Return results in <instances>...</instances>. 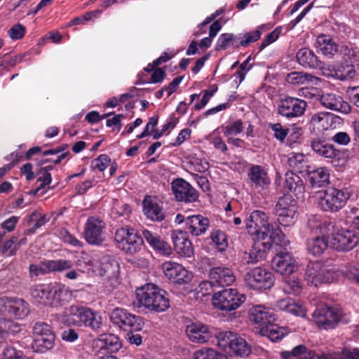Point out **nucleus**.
Here are the masks:
<instances>
[{
  "label": "nucleus",
  "instance_id": "4c0bfd02",
  "mask_svg": "<svg viewBox=\"0 0 359 359\" xmlns=\"http://www.w3.org/2000/svg\"><path fill=\"white\" fill-rule=\"evenodd\" d=\"M106 237L104 222L100 218L91 217V245H102Z\"/></svg>",
  "mask_w": 359,
  "mask_h": 359
},
{
  "label": "nucleus",
  "instance_id": "ea45409f",
  "mask_svg": "<svg viewBox=\"0 0 359 359\" xmlns=\"http://www.w3.org/2000/svg\"><path fill=\"white\" fill-rule=\"evenodd\" d=\"M52 307L63 306L72 300V293L69 287L62 284L55 283Z\"/></svg>",
  "mask_w": 359,
  "mask_h": 359
},
{
  "label": "nucleus",
  "instance_id": "774afa93",
  "mask_svg": "<svg viewBox=\"0 0 359 359\" xmlns=\"http://www.w3.org/2000/svg\"><path fill=\"white\" fill-rule=\"evenodd\" d=\"M333 359H359V348L344 349L341 353H335Z\"/></svg>",
  "mask_w": 359,
  "mask_h": 359
},
{
  "label": "nucleus",
  "instance_id": "0eeeda50",
  "mask_svg": "<svg viewBox=\"0 0 359 359\" xmlns=\"http://www.w3.org/2000/svg\"><path fill=\"white\" fill-rule=\"evenodd\" d=\"M245 299V296L236 289L227 288L214 294L212 304L219 310L231 311L239 308Z\"/></svg>",
  "mask_w": 359,
  "mask_h": 359
},
{
  "label": "nucleus",
  "instance_id": "bf43d9fd",
  "mask_svg": "<svg viewBox=\"0 0 359 359\" xmlns=\"http://www.w3.org/2000/svg\"><path fill=\"white\" fill-rule=\"evenodd\" d=\"M107 325L104 324L102 316L98 313L91 311V329L97 332H104Z\"/></svg>",
  "mask_w": 359,
  "mask_h": 359
},
{
  "label": "nucleus",
  "instance_id": "c9c22d12",
  "mask_svg": "<svg viewBox=\"0 0 359 359\" xmlns=\"http://www.w3.org/2000/svg\"><path fill=\"white\" fill-rule=\"evenodd\" d=\"M317 50L327 58H332L338 51V46L329 35L320 34L316 39Z\"/></svg>",
  "mask_w": 359,
  "mask_h": 359
},
{
  "label": "nucleus",
  "instance_id": "6e6d98bb",
  "mask_svg": "<svg viewBox=\"0 0 359 359\" xmlns=\"http://www.w3.org/2000/svg\"><path fill=\"white\" fill-rule=\"evenodd\" d=\"M18 242V237L12 236L10 239L6 241L1 248V253L8 257H12L16 254L18 247L15 243Z\"/></svg>",
  "mask_w": 359,
  "mask_h": 359
},
{
  "label": "nucleus",
  "instance_id": "393cba45",
  "mask_svg": "<svg viewBox=\"0 0 359 359\" xmlns=\"http://www.w3.org/2000/svg\"><path fill=\"white\" fill-rule=\"evenodd\" d=\"M249 318L259 326L265 327L276 320V316L273 310L264 305L252 306L248 311Z\"/></svg>",
  "mask_w": 359,
  "mask_h": 359
},
{
  "label": "nucleus",
  "instance_id": "dca6fc26",
  "mask_svg": "<svg viewBox=\"0 0 359 359\" xmlns=\"http://www.w3.org/2000/svg\"><path fill=\"white\" fill-rule=\"evenodd\" d=\"M73 263L67 259L45 260L39 265L30 264L29 271L31 277L44 275L50 272H62L72 267Z\"/></svg>",
  "mask_w": 359,
  "mask_h": 359
},
{
  "label": "nucleus",
  "instance_id": "ddd939ff",
  "mask_svg": "<svg viewBox=\"0 0 359 359\" xmlns=\"http://www.w3.org/2000/svg\"><path fill=\"white\" fill-rule=\"evenodd\" d=\"M330 234V245L337 251H349L356 246L359 241L355 233L348 229H334Z\"/></svg>",
  "mask_w": 359,
  "mask_h": 359
},
{
  "label": "nucleus",
  "instance_id": "58836bf2",
  "mask_svg": "<svg viewBox=\"0 0 359 359\" xmlns=\"http://www.w3.org/2000/svg\"><path fill=\"white\" fill-rule=\"evenodd\" d=\"M262 335L266 336L271 341L276 342L281 340L288 333L289 330L285 327H280L273 323H269L260 330Z\"/></svg>",
  "mask_w": 359,
  "mask_h": 359
},
{
  "label": "nucleus",
  "instance_id": "2eb2a0df",
  "mask_svg": "<svg viewBox=\"0 0 359 359\" xmlns=\"http://www.w3.org/2000/svg\"><path fill=\"white\" fill-rule=\"evenodd\" d=\"M0 311L5 315L22 319L29 313V304L20 298L1 297Z\"/></svg>",
  "mask_w": 359,
  "mask_h": 359
},
{
  "label": "nucleus",
  "instance_id": "cd10ccee",
  "mask_svg": "<svg viewBox=\"0 0 359 359\" xmlns=\"http://www.w3.org/2000/svg\"><path fill=\"white\" fill-rule=\"evenodd\" d=\"M321 104L331 110L348 114L351 111L350 104L340 96L334 93H325L319 97Z\"/></svg>",
  "mask_w": 359,
  "mask_h": 359
},
{
  "label": "nucleus",
  "instance_id": "a18cd8bd",
  "mask_svg": "<svg viewBox=\"0 0 359 359\" xmlns=\"http://www.w3.org/2000/svg\"><path fill=\"white\" fill-rule=\"evenodd\" d=\"M240 46V38L231 33L222 34L217 41V50H226L229 47L238 48Z\"/></svg>",
  "mask_w": 359,
  "mask_h": 359
},
{
  "label": "nucleus",
  "instance_id": "72a5a7b5",
  "mask_svg": "<svg viewBox=\"0 0 359 359\" xmlns=\"http://www.w3.org/2000/svg\"><path fill=\"white\" fill-rule=\"evenodd\" d=\"M68 147V144H63L55 148L44 151L43 152L44 158L38 162V165H41L47 163H60L69 154V151L67 150Z\"/></svg>",
  "mask_w": 359,
  "mask_h": 359
},
{
  "label": "nucleus",
  "instance_id": "39448f33",
  "mask_svg": "<svg viewBox=\"0 0 359 359\" xmlns=\"http://www.w3.org/2000/svg\"><path fill=\"white\" fill-rule=\"evenodd\" d=\"M217 346L229 354L238 356H247L251 351L250 345L245 339L237 333L226 331L217 335Z\"/></svg>",
  "mask_w": 359,
  "mask_h": 359
},
{
  "label": "nucleus",
  "instance_id": "338daca9",
  "mask_svg": "<svg viewBox=\"0 0 359 359\" xmlns=\"http://www.w3.org/2000/svg\"><path fill=\"white\" fill-rule=\"evenodd\" d=\"M20 56H11L5 54L3 57H0V67L6 68L8 67H14L21 61Z\"/></svg>",
  "mask_w": 359,
  "mask_h": 359
},
{
  "label": "nucleus",
  "instance_id": "9b49d317",
  "mask_svg": "<svg viewBox=\"0 0 359 359\" xmlns=\"http://www.w3.org/2000/svg\"><path fill=\"white\" fill-rule=\"evenodd\" d=\"M111 322L124 331L140 330L143 322L142 318L130 313L123 308H116L109 316Z\"/></svg>",
  "mask_w": 359,
  "mask_h": 359
},
{
  "label": "nucleus",
  "instance_id": "4d7b16f0",
  "mask_svg": "<svg viewBox=\"0 0 359 359\" xmlns=\"http://www.w3.org/2000/svg\"><path fill=\"white\" fill-rule=\"evenodd\" d=\"M2 355L4 359H29L22 351L17 350L11 346L5 347Z\"/></svg>",
  "mask_w": 359,
  "mask_h": 359
},
{
  "label": "nucleus",
  "instance_id": "aec40b11",
  "mask_svg": "<svg viewBox=\"0 0 359 359\" xmlns=\"http://www.w3.org/2000/svg\"><path fill=\"white\" fill-rule=\"evenodd\" d=\"M172 191L178 201L191 203L198 198L197 191L183 179H176L171 184Z\"/></svg>",
  "mask_w": 359,
  "mask_h": 359
},
{
  "label": "nucleus",
  "instance_id": "8fccbe9b",
  "mask_svg": "<svg viewBox=\"0 0 359 359\" xmlns=\"http://www.w3.org/2000/svg\"><path fill=\"white\" fill-rule=\"evenodd\" d=\"M283 289L285 293L298 294L302 291V285L298 278L290 277L285 278Z\"/></svg>",
  "mask_w": 359,
  "mask_h": 359
},
{
  "label": "nucleus",
  "instance_id": "f704fd0d",
  "mask_svg": "<svg viewBox=\"0 0 359 359\" xmlns=\"http://www.w3.org/2000/svg\"><path fill=\"white\" fill-rule=\"evenodd\" d=\"M273 245H276L271 241L257 243L250 250L249 253L245 254L244 259L248 263H257L264 259L266 257V252Z\"/></svg>",
  "mask_w": 359,
  "mask_h": 359
},
{
  "label": "nucleus",
  "instance_id": "4be33fe9",
  "mask_svg": "<svg viewBox=\"0 0 359 359\" xmlns=\"http://www.w3.org/2000/svg\"><path fill=\"white\" fill-rule=\"evenodd\" d=\"M92 347L97 352L107 351L102 353L103 355H109L108 353H114L118 351L121 344L118 337L114 334L109 333H103L93 341Z\"/></svg>",
  "mask_w": 359,
  "mask_h": 359
},
{
  "label": "nucleus",
  "instance_id": "49530a36",
  "mask_svg": "<svg viewBox=\"0 0 359 359\" xmlns=\"http://www.w3.org/2000/svg\"><path fill=\"white\" fill-rule=\"evenodd\" d=\"M315 76L308 73H304L303 72H292L287 74L286 80L289 83L299 85L313 82Z\"/></svg>",
  "mask_w": 359,
  "mask_h": 359
},
{
  "label": "nucleus",
  "instance_id": "20e7f679",
  "mask_svg": "<svg viewBox=\"0 0 359 359\" xmlns=\"http://www.w3.org/2000/svg\"><path fill=\"white\" fill-rule=\"evenodd\" d=\"M341 273V272L335 266L315 262L308 264L305 279L308 284L317 287L319 285L336 280Z\"/></svg>",
  "mask_w": 359,
  "mask_h": 359
},
{
  "label": "nucleus",
  "instance_id": "f257e3e1",
  "mask_svg": "<svg viewBox=\"0 0 359 359\" xmlns=\"http://www.w3.org/2000/svg\"><path fill=\"white\" fill-rule=\"evenodd\" d=\"M248 232L258 240H264L268 236L276 246L285 248L289 241L285 238L276 224H269L268 217L261 210H254L245 220Z\"/></svg>",
  "mask_w": 359,
  "mask_h": 359
},
{
  "label": "nucleus",
  "instance_id": "79ce46f5",
  "mask_svg": "<svg viewBox=\"0 0 359 359\" xmlns=\"http://www.w3.org/2000/svg\"><path fill=\"white\" fill-rule=\"evenodd\" d=\"M311 147L316 154L326 158H332L339 153L332 144L319 139H314Z\"/></svg>",
  "mask_w": 359,
  "mask_h": 359
},
{
  "label": "nucleus",
  "instance_id": "473e14b6",
  "mask_svg": "<svg viewBox=\"0 0 359 359\" xmlns=\"http://www.w3.org/2000/svg\"><path fill=\"white\" fill-rule=\"evenodd\" d=\"M251 187L264 189L271 182L265 169L258 165H252L248 172Z\"/></svg>",
  "mask_w": 359,
  "mask_h": 359
},
{
  "label": "nucleus",
  "instance_id": "09e8293b",
  "mask_svg": "<svg viewBox=\"0 0 359 359\" xmlns=\"http://www.w3.org/2000/svg\"><path fill=\"white\" fill-rule=\"evenodd\" d=\"M210 238L219 251H224L227 248V236L224 231L219 229L212 230L210 233Z\"/></svg>",
  "mask_w": 359,
  "mask_h": 359
},
{
  "label": "nucleus",
  "instance_id": "603ef678",
  "mask_svg": "<svg viewBox=\"0 0 359 359\" xmlns=\"http://www.w3.org/2000/svg\"><path fill=\"white\" fill-rule=\"evenodd\" d=\"M307 352V347L304 344L294 346L291 351L280 353L283 359H301L302 355Z\"/></svg>",
  "mask_w": 359,
  "mask_h": 359
},
{
  "label": "nucleus",
  "instance_id": "c03bdc74",
  "mask_svg": "<svg viewBox=\"0 0 359 359\" xmlns=\"http://www.w3.org/2000/svg\"><path fill=\"white\" fill-rule=\"evenodd\" d=\"M285 187L296 196L302 194L304 191L302 179L299 175L292 172H287L286 173Z\"/></svg>",
  "mask_w": 359,
  "mask_h": 359
},
{
  "label": "nucleus",
  "instance_id": "a211bd4d",
  "mask_svg": "<svg viewBox=\"0 0 359 359\" xmlns=\"http://www.w3.org/2000/svg\"><path fill=\"white\" fill-rule=\"evenodd\" d=\"M307 107L306 102L294 97H287L280 100L278 112L282 116L291 118L301 116Z\"/></svg>",
  "mask_w": 359,
  "mask_h": 359
},
{
  "label": "nucleus",
  "instance_id": "f3484780",
  "mask_svg": "<svg viewBox=\"0 0 359 359\" xmlns=\"http://www.w3.org/2000/svg\"><path fill=\"white\" fill-rule=\"evenodd\" d=\"M276 212L279 222L284 226H290L297 212V203L291 195L285 194L280 197L276 205Z\"/></svg>",
  "mask_w": 359,
  "mask_h": 359
},
{
  "label": "nucleus",
  "instance_id": "a878e982",
  "mask_svg": "<svg viewBox=\"0 0 359 359\" xmlns=\"http://www.w3.org/2000/svg\"><path fill=\"white\" fill-rule=\"evenodd\" d=\"M208 276L209 279L215 283V287L230 285L236 280V276L232 270L226 266L211 268Z\"/></svg>",
  "mask_w": 359,
  "mask_h": 359
},
{
  "label": "nucleus",
  "instance_id": "bb28decb",
  "mask_svg": "<svg viewBox=\"0 0 359 359\" xmlns=\"http://www.w3.org/2000/svg\"><path fill=\"white\" fill-rule=\"evenodd\" d=\"M271 264L276 272L283 275H289L296 269L295 260L288 252L277 253L272 259Z\"/></svg>",
  "mask_w": 359,
  "mask_h": 359
},
{
  "label": "nucleus",
  "instance_id": "6e6552de",
  "mask_svg": "<svg viewBox=\"0 0 359 359\" xmlns=\"http://www.w3.org/2000/svg\"><path fill=\"white\" fill-rule=\"evenodd\" d=\"M32 331L34 339L32 347L35 352L45 353L53 348L55 336L49 325L36 322Z\"/></svg>",
  "mask_w": 359,
  "mask_h": 359
},
{
  "label": "nucleus",
  "instance_id": "052dcab7",
  "mask_svg": "<svg viewBox=\"0 0 359 359\" xmlns=\"http://www.w3.org/2000/svg\"><path fill=\"white\" fill-rule=\"evenodd\" d=\"M110 161L111 160L107 155H100L92 162L93 170L95 171V169H97L100 172L104 171L110 165Z\"/></svg>",
  "mask_w": 359,
  "mask_h": 359
},
{
  "label": "nucleus",
  "instance_id": "864d4df0",
  "mask_svg": "<svg viewBox=\"0 0 359 359\" xmlns=\"http://www.w3.org/2000/svg\"><path fill=\"white\" fill-rule=\"evenodd\" d=\"M222 128L224 136L229 137L240 134L243 130L244 127L243 122L241 120H237Z\"/></svg>",
  "mask_w": 359,
  "mask_h": 359
},
{
  "label": "nucleus",
  "instance_id": "c756f323",
  "mask_svg": "<svg viewBox=\"0 0 359 359\" xmlns=\"http://www.w3.org/2000/svg\"><path fill=\"white\" fill-rule=\"evenodd\" d=\"M143 211L148 219L162 221L164 219L162 203L156 197L147 196L143 202Z\"/></svg>",
  "mask_w": 359,
  "mask_h": 359
},
{
  "label": "nucleus",
  "instance_id": "f03ea898",
  "mask_svg": "<svg viewBox=\"0 0 359 359\" xmlns=\"http://www.w3.org/2000/svg\"><path fill=\"white\" fill-rule=\"evenodd\" d=\"M91 272L102 278L107 291L111 292L120 284L119 265L111 257L94 252L91 257Z\"/></svg>",
  "mask_w": 359,
  "mask_h": 359
},
{
  "label": "nucleus",
  "instance_id": "7ed1b4c3",
  "mask_svg": "<svg viewBox=\"0 0 359 359\" xmlns=\"http://www.w3.org/2000/svg\"><path fill=\"white\" fill-rule=\"evenodd\" d=\"M136 299L138 307L151 312H163L170 307L167 292L152 283L146 284L137 289Z\"/></svg>",
  "mask_w": 359,
  "mask_h": 359
},
{
  "label": "nucleus",
  "instance_id": "680f3d73",
  "mask_svg": "<svg viewBox=\"0 0 359 359\" xmlns=\"http://www.w3.org/2000/svg\"><path fill=\"white\" fill-rule=\"evenodd\" d=\"M190 168L196 172H204L209 168V163L205 159L193 158L190 161Z\"/></svg>",
  "mask_w": 359,
  "mask_h": 359
},
{
  "label": "nucleus",
  "instance_id": "de8ad7c7",
  "mask_svg": "<svg viewBox=\"0 0 359 359\" xmlns=\"http://www.w3.org/2000/svg\"><path fill=\"white\" fill-rule=\"evenodd\" d=\"M356 74L354 67L348 64L336 65V79L341 81L351 79Z\"/></svg>",
  "mask_w": 359,
  "mask_h": 359
},
{
  "label": "nucleus",
  "instance_id": "9d476101",
  "mask_svg": "<svg viewBox=\"0 0 359 359\" xmlns=\"http://www.w3.org/2000/svg\"><path fill=\"white\" fill-rule=\"evenodd\" d=\"M117 247L127 254L138 252L143 245V239L132 229L121 228L115 233Z\"/></svg>",
  "mask_w": 359,
  "mask_h": 359
},
{
  "label": "nucleus",
  "instance_id": "4468645a",
  "mask_svg": "<svg viewBox=\"0 0 359 359\" xmlns=\"http://www.w3.org/2000/svg\"><path fill=\"white\" fill-rule=\"evenodd\" d=\"M245 284L254 290H266L273 284V275L266 269L256 267L250 270L244 276Z\"/></svg>",
  "mask_w": 359,
  "mask_h": 359
},
{
  "label": "nucleus",
  "instance_id": "e2e57ef3",
  "mask_svg": "<svg viewBox=\"0 0 359 359\" xmlns=\"http://www.w3.org/2000/svg\"><path fill=\"white\" fill-rule=\"evenodd\" d=\"M270 128L273 132L274 137L281 142L285 140L289 133V130L283 128L280 123L271 124Z\"/></svg>",
  "mask_w": 359,
  "mask_h": 359
},
{
  "label": "nucleus",
  "instance_id": "2f4dec72",
  "mask_svg": "<svg viewBox=\"0 0 359 359\" xmlns=\"http://www.w3.org/2000/svg\"><path fill=\"white\" fill-rule=\"evenodd\" d=\"M185 226L192 236H199L206 232L210 226V221L201 215H195L187 217Z\"/></svg>",
  "mask_w": 359,
  "mask_h": 359
},
{
  "label": "nucleus",
  "instance_id": "423d86ee",
  "mask_svg": "<svg viewBox=\"0 0 359 359\" xmlns=\"http://www.w3.org/2000/svg\"><path fill=\"white\" fill-rule=\"evenodd\" d=\"M351 197V192L347 188L328 187L319 196L318 205L324 211L337 212L344 208Z\"/></svg>",
  "mask_w": 359,
  "mask_h": 359
},
{
  "label": "nucleus",
  "instance_id": "f8f14e48",
  "mask_svg": "<svg viewBox=\"0 0 359 359\" xmlns=\"http://www.w3.org/2000/svg\"><path fill=\"white\" fill-rule=\"evenodd\" d=\"M318 228L323 236L309 239L306 243L308 253L314 257L321 255L327 248L328 243H330L327 238L334 230V225L329 221H324L318 226Z\"/></svg>",
  "mask_w": 359,
  "mask_h": 359
},
{
  "label": "nucleus",
  "instance_id": "e433bc0d",
  "mask_svg": "<svg viewBox=\"0 0 359 359\" xmlns=\"http://www.w3.org/2000/svg\"><path fill=\"white\" fill-rule=\"evenodd\" d=\"M276 306L283 311L290 313L294 316L303 318H307V309L300 304L295 302L290 298L280 299L276 302Z\"/></svg>",
  "mask_w": 359,
  "mask_h": 359
},
{
  "label": "nucleus",
  "instance_id": "412c9836",
  "mask_svg": "<svg viewBox=\"0 0 359 359\" xmlns=\"http://www.w3.org/2000/svg\"><path fill=\"white\" fill-rule=\"evenodd\" d=\"M90 318V309L79 306H71L65 311L62 317V322L69 325L86 326L90 325L88 323Z\"/></svg>",
  "mask_w": 359,
  "mask_h": 359
},
{
  "label": "nucleus",
  "instance_id": "5fc2aeb1",
  "mask_svg": "<svg viewBox=\"0 0 359 359\" xmlns=\"http://www.w3.org/2000/svg\"><path fill=\"white\" fill-rule=\"evenodd\" d=\"M263 26L257 27V29L253 32L246 33L243 37L240 38L241 46L247 47L250 43L257 41L261 36L260 29Z\"/></svg>",
  "mask_w": 359,
  "mask_h": 359
},
{
  "label": "nucleus",
  "instance_id": "c85d7f7f",
  "mask_svg": "<svg viewBox=\"0 0 359 359\" xmlns=\"http://www.w3.org/2000/svg\"><path fill=\"white\" fill-rule=\"evenodd\" d=\"M54 289L55 283L36 285L31 289V295L38 303L51 306Z\"/></svg>",
  "mask_w": 359,
  "mask_h": 359
},
{
  "label": "nucleus",
  "instance_id": "13d9d810",
  "mask_svg": "<svg viewBox=\"0 0 359 359\" xmlns=\"http://www.w3.org/2000/svg\"><path fill=\"white\" fill-rule=\"evenodd\" d=\"M329 118V113H317L311 116V123L313 126H317L318 127L321 128H325L328 126Z\"/></svg>",
  "mask_w": 359,
  "mask_h": 359
},
{
  "label": "nucleus",
  "instance_id": "b1692460",
  "mask_svg": "<svg viewBox=\"0 0 359 359\" xmlns=\"http://www.w3.org/2000/svg\"><path fill=\"white\" fill-rule=\"evenodd\" d=\"M172 240L174 249L179 255L184 257H191L194 255V249L187 232L174 231L172 233Z\"/></svg>",
  "mask_w": 359,
  "mask_h": 359
},
{
  "label": "nucleus",
  "instance_id": "6ab92c4d",
  "mask_svg": "<svg viewBox=\"0 0 359 359\" xmlns=\"http://www.w3.org/2000/svg\"><path fill=\"white\" fill-rule=\"evenodd\" d=\"M162 269L165 277L175 283H187L192 278L191 273L176 262H165L162 264Z\"/></svg>",
  "mask_w": 359,
  "mask_h": 359
},
{
  "label": "nucleus",
  "instance_id": "69168bd1",
  "mask_svg": "<svg viewBox=\"0 0 359 359\" xmlns=\"http://www.w3.org/2000/svg\"><path fill=\"white\" fill-rule=\"evenodd\" d=\"M36 175H39L37 182H40V188H45L46 186L49 185L52 182V176L50 172H46L45 168H40L36 172Z\"/></svg>",
  "mask_w": 359,
  "mask_h": 359
},
{
  "label": "nucleus",
  "instance_id": "3c124183",
  "mask_svg": "<svg viewBox=\"0 0 359 359\" xmlns=\"http://www.w3.org/2000/svg\"><path fill=\"white\" fill-rule=\"evenodd\" d=\"M345 222L359 230V207H349L345 210Z\"/></svg>",
  "mask_w": 359,
  "mask_h": 359
},
{
  "label": "nucleus",
  "instance_id": "0e129e2a",
  "mask_svg": "<svg viewBox=\"0 0 359 359\" xmlns=\"http://www.w3.org/2000/svg\"><path fill=\"white\" fill-rule=\"evenodd\" d=\"M8 32L13 40H19L25 35L26 29L22 25L18 23L10 28Z\"/></svg>",
  "mask_w": 359,
  "mask_h": 359
},
{
  "label": "nucleus",
  "instance_id": "a19ab883",
  "mask_svg": "<svg viewBox=\"0 0 359 359\" xmlns=\"http://www.w3.org/2000/svg\"><path fill=\"white\" fill-rule=\"evenodd\" d=\"M298 62L304 67L316 68L320 62L314 53L309 48H303L297 53Z\"/></svg>",
  "mask_w": 359,
  "mask_h": 359
},
{
  "label": "nucleus",
  "instance_id": "5701e85b",
  "mask_svg": "<svg viewBox=\"0 0 359 359\" xmlns=\"http://www.w3.org/2000/svg\"><path fill=\"white\" fill-rule=\"evenodd\" d=\"M186 332L188 338L194 343H205L212 337V331L210 327L201 322L187 325Z\"/></svg>",
  "mask_w": 359,
  "mask_h": 359
},
{
  "label": "nucleus",
  "instance_id": "1a4fd4ad",
  "mask_svg": "<svg viewBox=\"0 0 359 359\" xmlns=\"http://www.w3.org/2000/svg\"><path fill=\"white\" fill-rule=\"evenodd\" d=\"M342 320V311L338 306H320L312 314V320L320 328H334Z\"/></svg>",
  "mask_w": 359,
  "mask_h": 359
},
{
  "label": "nucleus",
  "instance_id": "37998d69",
  "mask_svg": "<svg viewBox=\"0 0 359 359\" xmlns=\"http://www.w3.org/2000/svg\"><path fill=\"white\" fill-rule=\"evenodd\" d=\"M330 173L327 168L321 167L309 172V180L313 187H320L329 182Z\"/></svg>",
  "mask_w": 359,
  "mask_h": 359
},
{
  "label": "nucleus",
  "instance_id": "7c9ffc66",
  "mask_svg": "<svg viewBox=\"0 0 359 359\" xmlns=\"http://www.w3.org/2000/svg\"><path fill=\"white\" fill-rule=\"evenodd\" d=\"M142 237L160 255L169 256L172 253L171 246L164 241L158 233L144 229L142 231Z\"/></svg>",
  "mask_w": 359,
  "mask_h": 359
}]
</instances>
